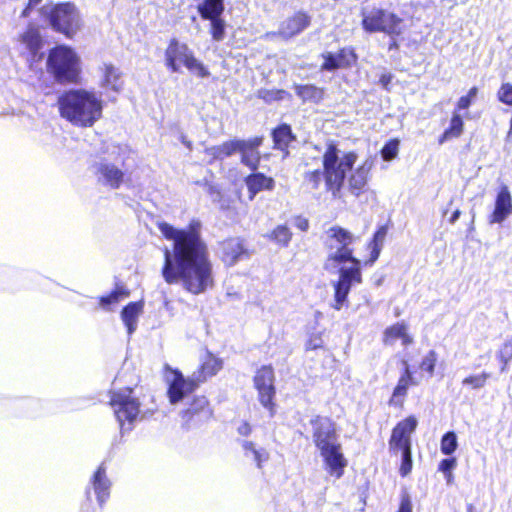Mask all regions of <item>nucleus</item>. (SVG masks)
I'll use <instances>...</instances> for the list:
<instances>
[{
  "instance_id": "1",
  "label": "nucleus",
  "mask_w": 512,
  "mask_h": 512,
  "mask_svg": "<svg viewBox=\"0 0 512 512\" xmlns=\"http://www.w3.org/2000/svg\"><path fill=\"white\" fill-rule=\"evenodd\" d=\"M158 229L173 242L172 248L164 250V280L168 284L181 282L193 294L204 292L212 285V275L207 246L201 237V223L192 220L187 227L177 229L159 222Z\"/></svg>"
},
{
  "instance_id": "2",
  "label": "nucleus",
  "mask_w": 512,
  "mask_h": 512,
  "mask_svg": "<svg viewBox=\"0 0 512 512\" xmlns=\"http://www.w3.org/2000/svg\"><path fill=\"white\" fill-rule=\"evenodd\" d=\"M357 158V154L354 152L343 153L342 156H340L337 147L330 144L323 155L324 171L313 170L307 172L305 181L312 189L316 190L319 188L324 178L327 190L330 191L334 197H338L346 180L349 192L359 197L366 190L373 167V161L367 158L353 169Z\"/></svg>"
},
{
  "instance_id": "3",
  "label": "nucleus",
  "mask_w": 512,
  "mask_h": 512,
  "mask_svg": "<svg viewBox=\"0 0 512 512\" xmlns=\"http://www.w3.org/2000/svg\"><path fill=\"white\" fill-rule=\"evenodd\" d=\"M62 118L82 128L92 127L101 119L103 100L94 90L75 88L65 91L58 99Z\"/></svg>"
},
{
  "instance_id": "4",
  "label": "nucleus",
  "mask_w": 512,
  "mask_h": 512,
  "mask_svg": "<svg viewBox=\"0 0 512 512\" xmlns=\"http://www.w3.org/2000/svg\"><path fill=\"white\" fill-rule=\"evenodd\" d=\"M313 441L319 449L329 473L336 478L343 475L347 461L341 452V445L334 424L327 417H316L312 420Z\"/></svg>"
},
{
  "instance_id": "5",
  "label": "nucleus",
  "mask_w": 512,
  "mask_h": 512,
  "mask_svg": "<svg viewBox=\"0 0 512 512\" xmlns=\"http://www.w3.org/2000/svg\"><path fill=\"white\" fill-rule=\"evenodd\" d=\"M47 70L59 83H77L82 71L81 58L71 47L58 45L49 51Z\"/></svg>"
},
{
  "instance_id": "6",
  "label": "nucleus",
  "mask_w": 512,
  "mask_h": 512,
  "mask_svg": "<svg viewBox=\"0 0 512 512\" xmlns=\"http://www.w3.org/2000/svg\"><path fill=\"white\" fill-rule=\"evenodd\" d=\"M205 153L213 159H224L230 156H241V162L251 169L246 178V184L250 192V198L256 194V159H254L255 146L251 141L233 139L218 146L205 149Z\"/></svg>"
},
{
  "instance_id": "7",
  "label": "nucleus",
  "mask_w": 512,
  "mask_h": 512,
  "mask_svg": "<svg viewBox=\"0 0 512 512\" xmlns=\"http://www.w3.org/2000/svg\"><path fill=\"white\" fill-rule=\"evenodd\" d=\"M353 241L354 236L346 229L339 226L329 228L326 231L325 246L328 254L324 268L332 271L342 263L360 264V261L353 257V250L350 248Z\"/></svg>"
},
{
  "instance_id": "8",
  "label": "nucleus",
  "mask_w": 512,
  "mask_h": 512,
  "mask_svg": "<svg viewBox=\"0 0 512 512\" xmlns=\"http://www.w3.org/2000/svg\"><path fill=\"white\" fill-rule=\"evenodd\" d=\"M41 14L49 21L53 30L72 38L82 27L80 11L70 2L46 4Z\"/></svg>"
},
{
  "instance_id": "9",
  "label": "nucleus",
  "mask_w": 512,
  "mask_h": 512,
  "mask_svg": "<svg viewBox=\"0 0 512 512\" xmlns=\"http://www.w3.org/2000/svg\"><path fill=\"white\" fill-rule=\"evenodd\" d=\"M130 151L127 147L112 146L107 152V157L96 162L93 166V173L97 181L111 189H117L123 182L124 172L118 165H124L129 157Z\"/></svg>"
},
{
  "instance_id": "10",
  "label": "nucleus",
  "mask_w": 512,
  "mask_h": 512,
  "mask_svg": "<svg viewBox=\"0 0 512 512\" xmlns=\"http://www.w3.org/2000/svg\"><path fill=\"white\" fill-rule=\"evenodd\" d=\"M166 68L172 73H179L181 67L200 78L209 76L204 64L198 60L187 44L171 39L164 53Z\"/></svg>"
},
{
  "instance_id": "11",
  "label": "nucleus",
  "mask_w": 512,
  "mask_h": 512,
  "mask_svg": "<svg viewBox=\"0 0 512 512\" xmlns=\"http://www.w3.org/2000/svg\"><path fill=\"white\" fill-rule=\"evenodd\" d=\"M110 404L122 431L130 430L140 413V403L132 396L131 389L113 393Z\"/></svg>"
},
{
  "instance_id": "12",
  "label": "nucleus",
  "mask_w": 512,
  "mask_h": 512,
  "mask_svg": "<svg viewBox=\"0 0 512 512\" xmlns=\"http://www.w3.org/2000/svg\"><path fill=\"white\" fill-rule=\"evenodd\" d=\"M165 382L167 384V395L171 404H177L188 397L199 385L196 373L191 377H184L175 369L167 368L165 371Z\"/></svg>"
},
{
  "instance_id": "13",
  "label": "nucleus",
  "mask_w": 512,
  "mask_h": 512,
  "mask_svg": "<svg viewBox=\"0 0 512 512\" xmlns=\"http://www.w3.org/2000/svg\"><path fill=\"white\" fill-rule=\"evenodd\" d=\"M402 20L393 13L383 9H372L363 14L362 25L368 32H384L398 35L401 32Z\"/></svg>"
},
{
  "instance_id": "14",
  "label": "nucleus",
  "mask_w": 512,
  "mask_h": 512,
  "mask_svg": "<svg viewBox=\"0 0 512 512\" xmlns=\"http://www.w3.org/2000/svg\"><path fill=\"white\" fill-rule=\"evenodd\" d=\"M361 282L360 264L356 263L350 267H341L339 269V279L332 284L334 287V303L332 307L335 310H341L347 300L351 287Z\"/></svg>"
},
{
  "instance_id": "15",
  "label": "nucleus",
  "mask_w": 512,
  "mask_h": 512,
  "mask_svg": "<svg viewBox=\"0 0 512 512\" xmlns=\"http://www.w3.org/2000/svg\"><path fill=\"white\" fill-rule=\"evenodd\" d=\"M203 19L210 20V33L214 41H222L225 38L226 23L221 18L224 11L223 0H203L197 6Z\"/></svg>"
},
{
  "instance_id": "16",
  "label": "nucleus",
  "mask_w": 512,
  "mask_h": 512,
  "mask_svg": "<svg viewBox=\"0 0 512 512\" xmlns=\"http://www.w3.org/2000/svg\"><path fill=\"white\" fill-rule=\"evenodd\" d=\"M258 395L267 417L272 418L275 413V404L272 402L275 396L274 372L270 366H264L258 370Z\"/></svg>"
},
{
  "instance_id": "17",
  "label": "nucleus",
  "mask_w": 512,
  "mask_h": 512,
  "mask_svg": "<svg viewBox=\"0 0 512 512\" xmlns=\"http://www.w3.org/2000/svg\"><path fill=\"white\" fill-rule=\"evenodd\" d=\"M417 423L414 416H409L394 427L389 441L391 451L399 452L411 448V434L415 431Z\"/></svg>"
},
{
  "instance_id": "18",
  "label": "nucleus",
  "mask_w": 512,
  "mask_h": 512,
  "mask_svg": "<svg viewBox=\"0 0 512 512\" xmlns=\"http://www.w3.org/2000/svg\"><path fill=\"white\" fill-rule=\"evenodd\" d=\"M401 363L402 373L389 400V404L394 407H401L405 401L409 387L418 385V381L413 376V371L408 360L403 359Z\"/></svg>"
},
{
  "instance_id": "19",
  "label": "nucleus",
  "mask_w": 512,
  "mask_h": 512,
  "mask_svg": "<svg viewBox=\"0 0 512 512\" xmlns=\"http://www.w3.org/2000/svg\"><path fill=\"white\" fill-rule=\"evenodd\" d=\"M98 85L105 92L119 93L124 86L122 73L111 63H103L98 68Z\"/></svg>"
},
{
  "instance_id": "20",
  "label": "nucleus",
  "mask_w": 512,
  "mask_h": 512,
  "mask_svg": "<svg viewBox=\"0 0 512 512\" xmlns=\"http://www.w3.org/2000/svg\"><path fill=\"white\" fill-rule=\"evenodd\" d=\"M512 214V196L507 185L500 186L496 200L495 208L489 217V223H502Z\"/></svg>"
},
{
  "instance_id": "21",
  "label": "nucleus",
  "mask_w": 512,
  "mask_h": 512,
  "mask_svg": "<svg viewBox=\"0 0 512 512\" xmlns=\"http://www.w3.org/2000/svg\"><path fill=\"white\" fill-rule=\"evenodd\" d=\"M322 57L324 62L321 65V70L326 71L350 67L357 59L356 54L350 48H343L336 54L326 52L322 54Z\"/></svg>"
},
{
  "instance_id": "22",
  "label": "nucleus",
  "mask_w": 512,
  "mask_h": 512,
  "mask_svg": "<svg viewBox=\"0 0 512 512\" xmlns=\"http://www.w3.org/2000/svg\"><path fill=\"white\" fill-rule=\"evenodd\" d=\"M397 340H401L404 346L413 343V337L408 333V325L402 321L387 327L383 332V343L393 345Z\"/></svg>"
},
{
  "instance_id": "23",
  "label": "nucleus",
  "mask_w": 512,
  "mask_h": 512,
  "mask_svg": "<svg viewBox=\"0 0 512 512\" xmlns=\"http://www.w3.org/2000/svg\"><path fill=\"white\" fill-rule=\"evenodd\" d=\"M91 485L96 494L97 501L102 505L110 494L111 483L106 475L103 465L99 466L91 478Z\"/></svg>"
},
{
  "instance_id": "24",
  "label": "nucleus",
  "mask_w": 512,
  "mask_h": 512,
  "mask_svg": "<svg viewBox=\"0 0 512 512\" xmlns=\"http://www.w3.org/2000/svg\"><path fill=\"white\" fill-rule=\"evenodd\" d=\"M309 24V17L306 14L299 12L282 23L280 33L285 38H291L302 32L309 26Z\"/></svg>"
},
{
  "instance_id": "25",
  "label": "nucleus",
  "mask_w": 512,
  "mask_h": 512,
  "mask_svg": "<svg viewBox=\"0 0 512 512\" xmlns=\"http://www.w3.org/2000/svg\"><path fill=\"white\" fill-rule=\"evenodd\" d=\"M223 367L222 359L216 357L210 352H207L203 358L200 369L196 373L197 381L204 382L207 378L216 375Z\"/></svg>"
},
{
  "instance_id": "26",
  "label": "nucleus",
  "mask_w": 512,
  "mask_h": 512,
  "mask_svg": "<svg viewBox=\"0 0 512 512\" xmlns=\"http://www.w3.org/2000/svg\"><path fill=\"white\" fill-rule=\"evenodd\" d=\"M143 309L141 302H132L128 304L121 313V318L127 327L128 334H132L137 327L138 317Z\"/></svg>"
},
{
  "instance_id": "27",
  "label": "nucleus",
  "mask_w": 512,
  "mask_h": 512,
  "mask_svg": "<svg viewBox=\"0 0 512 512\" xmlns=\"http://www.w3.org/2000/svg\"><path fill=\"white\" fill-rule=\"evenodd\" d=\"M243 252L244 248L239 239H229L222 244V259L227 265L234 264Z\"/></svg>"
},
{
  "instance_id": "28",
  "label": "nucleus",
  "mask_w": 512,
  "mask_h": 512,
  "mask_svg": "<svg viewBox=\"0 0 512 512\" xmlns=\"http://www.w3.org/2000/svg\"><path fill=\"white\" fill-rule=\"evenodd\" d=\"M274 147L281 151H285L289 144L294 141L290 126L283 124L276 128L273 133Z\"/></svg>"
},
{
  "instance_id": "29",
  "label": "nucleus",
  "mask_w": 512,
  "mask_h": 512,
  "mask_svg": "<svg viewBox=\"0 0 512 512\" xmlns=\"http://www.w3.org/2000/svg\"><path fill=\"white\" fill-rule=\"evenodd\" d=\"M20 41L32 54H35L41 47V37L34 25L28 26L27 30L20 36Z\"/></svg>"
},
{
  "instance_id": "30",
  "label": "nucleus",
  "mask_w": 512,
  "mask_h": 512,
  "mask_svg": "<svg viewBox=\"0 0 512 512\" xmlns=\"http://www.w3.org/2000/svg\"><path fill=\"white\" fill-rule=\"evenodd\" d=\"M210 410L208 408V402L205 397H198L194 399L191 407L184 413L183 418H187V421L192 419L194 416L200 418H208L210 416Z\"/></svg>"
},
{
  "instance_id": "31",
  "label": "nucleus",
  "mask_w": 512,
  "mask_h": 512,
  "mask_svg": "<svg viewBox=\"0 0 512 512\" xmlns=\"http://www.w3.org/2000/svg\"><path fill=\"white\" fill-rule=\"evenodd\" d=\"M267 238L280 247H287L292 239V232L286 225L276 226Z\"/></svg>"
},
{
  "instance_id": "32",
  "label": "nucleus",
  "mask_w": 512,
  "mask_h": 512,
  "mask_svg": "<svg viewBox=\"0 0 512 512\" xmlns=\"http://www.w3.org/2000/svg\"><path fill=\"white\" fill-rule=\"evenodd\" d=\"M295 90L304 101L319 102L323 98V90L314 85H299Z\"/></svg>"
},
{
  "instance_id": "33",
  "label": "nucleus",
  "mask_w": 512,
  "mask_h": 512,
  "mask_svg": "<svg viewBox=\"0 0 512 512\" xmlns=\"http://www.w3.org/2000/svg\"><path fill=\"white\" fill-rule=\"evenodd\" d=\"M385 237H386V229L384 227L379 228L375 232L373 239L369 244L370 248H371V258H370L371 263L375 262L378 259L381 249L383 247Z\"/></svg>"
},
{
  "instance_id": "34",
  "label": "nucleus",
  "mask_w": 512,
  "mask_h": 512,
  "mask_svg": "<svg viewBox=\"0 0 512 512\" xmlns=\"http://www.w3.org/2000/svg\"><path fill=\"white\" fill-rule=\"evenodd\" d=\"M491 377V374L489 372H481L479 374H472L467 377H465L462 380L463 386H468L471 389L478 390L485 387L487 384L488 379Z\"/></svg>"
},
{
  "instance_id": "35",
  "label": "nucleus",
  "mask_w": 512,
  "mask_h": 512,
  "mask_svg": "<svg viewBox=\"0 0 512 512\" xmlns=\"http://www.w3.org/2000/svg\"><path fill=\"white\" fill-rule=\"evenodd\" d=\"M457 448V437L454 432H447L441 440V452L451 455Z\"/></svg>"
},
{
  "instance_id": "36",
  "label": "nucleus",
  "mask_w": 512,
  "mask_h": 512,
  "mask_svg": "<svg viewBox=\"0 0 512 512\" xmlns=\"http://www.w3.org/2000/svg\"><path fill=\"white\" fill-rule=\"evenodd\" d=\"M464 123L461 116L454 112L450 120V125L447 128L448 133L454 138H458L463 132Z\"/></svg>"
},
{
  "instance_id": "37",
  "label": "nucleus",
  "mask_w": 512,
  "mask_h": 512,
  "mask_svg": "<svg viewBox=\"0 0 512 512\" xmlns=\"http://www.w3.org/2000/svg\"><path fill=\"white\" fill-rule=\"evenodd\" d=\"M498 358L503 364L501 371H504L507 364L512 360V339H508L504 342L498 352Z\"/></svg>"
},
{
  "instance_id": "38",
  "label": "nucleus",
  "mask_w": 512,
  "mask_h": 512,
  "mask_svg": "<svg viewBox=\"0 0 512 512\" xmlns=\"http://www.w3.org/2000/svg\"><path fill=\"white\" fill-rule=\"evenodd\" d=\"M437 362V354L434 350H430L425 357L422 359L420 368L429 373L430 376L433 375L435 365Z\"/></svg>"
},
{
  "instance_id": "39",
  "label": "nucleus",
  "mask_w": 512,
  "mask_h": 512,
  "mask_svg": "<svg viewBox=\"0 0 512 512\" xmlns=\"http://www.w3.org/2000/svg\"><path fill=\"white\" fill-rule=\"evenodd\" d=\"M399 149V141L398 140H391L389 141L381 151L382 158L385 161H391L393 160L397 154Z\"/></svg>"
},
{
  "instance_id": "40",
  "label": "nucleus",
  "mask_w": 512,
  "mask_h": 512,
  "mask_svg": "<svg viewBox=\"0 0 512 512\" xmlns=\"http://www.w3.org/2000/svg\"><path fill=\"white\" fill-rule=\"evenodd\" d=\"M402 461L400 466V474L401 476H407L412 470V456H411V448L402 450Z\"/></svg>"
},
{
  "instance_id": "41",
  "label": "nucleus",
  "mask_w": 512,
  "mask_h": 512,
  "mask_svg": "<svg viewBox=\"0 0 512 512\" xmlns=\"http://www.w3.org/2000/svg\"><path fill=\"white\" fill-rule=\"evenodd\" d=\"M498 99L502 103L512 106V84L504 83L498 91Z\"/></svg>"
},
{
  "instance_id": "42",
  "label": "nucleus",
  "mask_w": 512,
  "mask_h": 512,
  "mask_svg": "<svg viewBox=\"0 0 512 512\" xmlns=\"http://www.w3.org/2000/svg\"><path fill=\"white\" fill-rule=\"evenodd\" d=\"M126 296V294L124 292H121V291H114L112 292L110 295L106 296V297H102L100 299V305L101 307L103 308H107L109 305L111 304H116L118 303L122 298H124Z\"/></svg>"
},
{
  "instance_id": "43",
  "label": "nucleus",
  "mask_w": 512,
  "mask_h": 512,
  "mask_svg": "<svg viewBox=\"0 0 512 512\" xmlns=\"http://www.w3.org/2000/svg\"><path fill=\"white\" fill-rule=\"evenodd\" d=\"M323 339L322 335L320 333H314L311 334L309 339L306 342V349L307 350H316L323 346Z\"/></svg>"
},
{
  "instance_id": "44",
  "label": "nucleus",
  "mask_w": 512,
  "mask_h": 512,
  "mask_svg": "<svg viewBox=\"0 0 512 512\" xmlns=\"http://www.w3.org/2000/svg\"><path fill=\"white\" fill-rule=\"evenodd\" d=\"M275 186V181L271 177H267L262 173L258 172V191L260 190H272Z\"/></svg>"
},
{
  "instance_id": "45",
  "label": "nucleus",
  "mask_w": 512,
  "mask_h": 512,
  "mask_svg": "<svg viewBox=\"0 0 512 512\" xmlns=\"http://www.w3.org/2000/svg\"><path fill=\"white\" fill-rule=\"evenodd\" d=\"M456 466V459L455 458H447V459H443L441 462H440V465H439V470L442 471L443 473H447V479L448 481L450 480V478L452 477V474H451V470Z\"/></svg>"
},
{
  "instance_id": "46",
  "label": "nucleus",
  "mask_w": 512,
  "mask_h": 512,
  "mask_svg": "<svg viewBox=\"0 0 512 512\" xmlns=\"http://www.w3.org/2000/svg\"><path fill=\"white\" fill-rule=\"evenodd\" d=\"M241 445L244 451L245 456L251 457L252 459H256V448L253 441L242 440Z\"/></svg>"
},
{
  "instance_id": "47",
  "label": "nucleus",
  "mask_w": 512,
  "mask_h": 512,
  "mask_svg": "<svg viewBox=\"0 0 512 512\" xmlns=\"http://www.w3.org/2000/svg\"><path fill=\"white\" fill-rule=\"evenodd\" d=\"M398 512H412V502L408 494H403L401 497Z\"/></svg>"
},
{
  "instance_id": "48",
  "label": "nucleus",
  "mask_w": 512,
  "mask_h": 512,
  "mask_svg": "<svg viewBox=\"0 0 512 512\" xmlns=\"http://www.w3.org/2000/svg\"><path fill=\"white\" fill-rule=\"evenodd\" d=\"M293 224L296 228H298L301 231H307L309 228L308 219H306L302 216L295 217Z\"/></svg>"
},
{
  "instance_id": "49",
  "label": "nucleus",
  "mask_w": 512,
  "mask_h": 512,
  "mask_svg": "<svg viewBox=\"0 0 512 512\" xmlns=\"http://www.w3.org/2000/svg\"><path fill=\"white\" fill-rule=\"evenodd\" d=\"M237 430H238L239 435H241L243 437H247L251 434L252 427L248 423L243 422L238 426Z\"/></svg>"
},
{
  "instance_id": "50",
  "label": "nucleus",
  "mask_w": 512,
  "mask_h": 512,
  "mask_svg": "<svg viewBox=\"0 0 512 512\" xmlns=\"http://www.w3.org/2000/svg\"><path fill=\"white\" fill-rule=\"evenodd\" d=\"M472 101L467 98L466 96H462L458 102H457V109L458 110H465V109H468L469 106L471 105Z\"/></svg>"
},
{
  "instance_id": "51",
  "label": "nucleus",
  "mask_w": 512,
  "mask_h": 512,
  "mask_svg": "<svg viewBox=\"0 0 512 512\" xmlns=\"http://www.w3.org/2000/svg\"><path fill=\"white\" fill-rule=\"evenodd\" d=\"M392 76L390 74H383L380 77L379 82L382 84L383 87L387 88L389 83L391 82Z\"/></svg>"
},
{
  "instance_id": "52",
  "label": "nucleus",
  "mask_w": 512,
  "mask_h": 512,
  "mask_svg": "<svg viewBox=\"0 0 512 512\" xmlns=\"http://www.w3.org/2000/svg\"><path fill=\"white\" fill-rule=\"evenodd\" d=\"M477 93H478V89L476 87H472L469 92L467 93V95H465L467 98H469L471 101H473L475 99V97L477 96Z\"/></svg>"
},
{
  "instance_id": "53",
  "label": "nucleus",
  "mask_w": 512,
  "mask_h": 512,
  "mask_svg": "<svg viewBox=\"0 0 512 512\" xmlns=\"http://www.w3.org/2000/svg\"><path fill=\"white\" fill-rule=\"evenodd\" d=\"M453 138L451 134L448 133V130L446 129L444 133L439 138V144H443L445 141Z\"/></svg>"
},
{
  "instance_id": "54",
  "label": "nucleus",
  "mask_w": 512,
  "mask_h": 512,
  "mask_svg": "<svg viewBox=\"0 0 512 512\" xmlns=\"http://www.w3.org/2000/svg\"><path fill=\"white\" fill-rule=\"evenodd\" d=\"M460 215H461L460 210H458V209L455 210L450 217V220H449L450 223L454 224L459 219Z\"/></svg>"
},
{
  "instance_id": "55",
  "label": "nucleus",
  "mask_w": 512,
  "mask_h": 512,
  "mask_svg": "<svg viewBox=\"0 0 512 512\" xmlns=\"http://www.w3.org/2000/svg\"><path fill=\"white\" fill-rule=\"evenodd\" d=\"M40 1H41V0H30V1H29V7H28L27 9H25V10H24L23 15H24V16H27V15H28V14H27V10H28L30 7H32L33 5H37Z\"/></svg>"
},
{
  "instance_id": "56",
  "label": "nucleus",
  "mask_w": 512,
  "mask_h": 512,
  "mask_svg": "<svg viewBox=\"0 0 512 512\" xmlns=\"http://www.w3.org/2000/svg\"><path fill=\"white\" fill-rule=\"evenodd\" d=\"M181 141H182V143H183L184 145H186V146H187V148L191 149V146H192V145H191V142H190V141H188V140H186V138H185L184 136L182 137V140H181Z\"/></svg>"
},
{
  "instance_id": "57",
  "label": "nucleus",
  "mask_w": 512,
  "mask_h": 512,
  "mask_svg": "<svg viewBox=\"0 0 512 512\" xmlns=\"http://www.w3.org/2000/svg\"><path fill=\"white\" fill-rule=\"evenodd\" d=\"M474 510V507L472 504H469L468 507H467V512H473Z\"/></svg>"
},
{
  "instance_id": "58",
  "label": "nucleus",
  "mask_w": 512,
  "mask_h": 512,
  "mask_svg": "<svg viewBox=\"0 0 512 512\" xmlns=\"http://www.w3.org/2000/svg\"><path fill=\"white\" fill-rule=\"evenodd\" d=\"M284 93H285L284 91H277L276 95L278 96V98H281V95Z\"/></svg>"
},
{
  "instance_id": "59",
  "label": "nucleus",
  "mask_w": 512,
  "mask_h": 512,
  "mask_svg": "<svg viewBox=\"0 0 512 512\" xmlns=\"http://www.w3.org/2000/svg\"><path fill=\"white\" fill-rule=\"evenodd\" d=\"M257 457H258V461H260V459H261V454H260L259 452H258V454H257Z\"/></svg>"
}]
</instances>
